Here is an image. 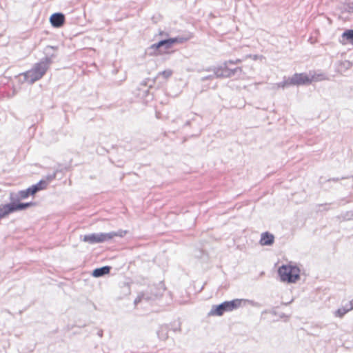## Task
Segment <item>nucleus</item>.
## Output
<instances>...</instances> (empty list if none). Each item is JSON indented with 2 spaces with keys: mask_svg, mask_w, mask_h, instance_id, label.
<instances>
[{
  "mask_svg": "<svg viewBox=\"0 0 353 353\" xmlns=\"http://www.w3.org/2000/svg\"><path fill=\"white\" fill-rule=\"evenodd\" d=\"M253 303V301L243 299H234L230 301H225L219 304L213 305L208 315L209 316H221L225 312H228L238 309L243 303Z\"/></svg>",
  "mask_w": 353,
  "mask_h": 353,
  "instance_id": "nucleus-1",
  "label": "nucleus"
},
{
  "mask_svg": "<svg viewBox=\"0 0 353 353\" xmlns=\"http://www.w3.org/2000/svg\"><path fill=\"white\" fill-rule=\"evenodd\" d=\"M128 233L127 230H119L110 232L90 233L81 236V241L89 244H97L108 242L115 237H123Z\"/></svg>",
  "mask_w": 353,
  "mask_h": 353,
  "instance_id": "nucleus-2",
  "label": "nucleus"
},
{
  "mask_svg": "<svg viewBox=\"0 0 353 353\" xmlns=\"http://www.w3.org/2000/svg\"><path fill=\"white\" fill-rule=\"evenodd\" d=\"M315 78L314 76H309L305 72L294 73L292 77H284L281 82L276 83L278 88L285 89L291 85L301 86L310 85Z\"/></svg>",
  "mask_w": 353,
  "mask_h": 353,
  "instance_id": "nucleus-3",
  "label": "nucleus"
},
{
  "mask_svg": "<svg viewBox=\"0 0 353 353\" xmlns=\"http://www.w3.org/2000/svg\"><path fill=\"white\" fill-rule=\"evenodd\" d=\"M301 270L296 265L283 264L277 270L281 281L295 283L300 279Z\"/></svg>",
  "mask_w": 353,
  "mask_h": 353,
  "instance_id": "nucleus-4",
  "label": "nucleus"
},
{
  "mask_svg": "<svg viewBox=\"0 0 353 353\" xmlns=\"http://www.w3.org/2000/svg\"><path fill=\"white\" fill-rule=\"evenodd\" d=\"M10 202L0 205V220L6 216L16 212H19V205L21 204V198L18 192H11L9 194Z\"/></svg>",
  "mask_w": 353,
  "mask_h": 353,
  "instance_id": "nucleus-5",
  "label": "nucleus"
},
{
  "mask_svg": "<svg viewBox=\"0 0 353 353\" xmlns=\"http://www.w3.org/2000/svg\"><path fill=\"white\" fill-rule=\"evenodd\" d=\"M221 69L220 79H228L234 77H240L243 73L242 67L231 68L229 65H227V63H222L221 64Z\"/></svg>",
  "mask_w": 353,
  "mask_h": 353,
  "instance_id": "nucleus-6",
  "label": "nucleus"
},
{
  "mask_svg": "<svg viewBox=\"0 0 353 353\" xmlns=\"http://www.w3.org/2000/svg\"><path fill=\"white\" fill-rule=\"evenodd\" d=\"M170 48V46L168 38L163 39L150 46L148 49V53L150 55H157L163 53Z\"/></svg>",
  "mask_w": 353,
  "mask_h": 353,
  "instance_id": "nucleus-7",
  "label": "nucleus"
},
{
  "mask_svg": "<svg viewBox=\"0 0 353 353\" xmlns=\"http://www.w3.org/2000/svg\"><path fill=\"white\" fill-rule=\"evenodd\" d=\"M51 26L54 28H60L65 23V16L63 12H57L52 13L49 18Z\"/></svg>",
  "mask_w": 353,
  "mask_h": 353,
  "instance_id": "nucleus-8",
  "label": "nucleus"
},
{
  "mask_svg": "<svg viewBox=\"0 0 353 353\" xmlns=\"http://www.w3.org/2000/svg\"><path fill=\"white\" fill-rule=\"evenodd\" d=\"M159 286H150L148 289L145 292L148 293L150 301L155 300L163 295L165 291V288H163V286L161 284H159Z\"/></svg>",
  "mask_w": 353,
  "mask_h": 353,
  "instance_id": "nucleus-9",
  "label": "nucleus"
},
{
  "mask_svg": "<svg viewBox=\"0 0 353 353\" xmlns=\"http://www.w3.org/2000/svg\"><path fill=\"white\" fill-rule=\"evenodd\" d=\"M20 75L23 78L22 81L23 83L27 82L30 84H32L42 78V77H40L39 74L32 68L26 72L21 73Z\"/></svg>",
  "mask_w": 353,
  "mask_h": 353,
  "instance_id": "nucleus-10",
  "label": "nucleus"
},
{
  "mask_svg": "<svg viewBox=\"0 0 353 353\" xmlns=\"http://www.w3.org/2000/svg\"><path fill=\"white\" fill-rule=\"evenodd\" d=\"M58 49L57 46H47L44 48V54L45 57L43 58L44 61L48 62V63H51L52 61V59L57 57V50Z\"/></svg>",
  "mask_w": 353,
  "mask_h": 353,
  "instance_id": "nucleus-11",
  "label": "nucleus"
},
{
  "mask_svg": "<svg viewBox=\"0 0 353 353\" xmlns=\"http://www.w3.org/2000/svg\"><path fill=\"white\" fill-rule=\"evenodd\" d=\"M259 243L263 246H270L274 243V236L269 232H264L261 235Z\"/></svg>",
  "mask_w": 353,
  "mask_h": 353,
  "instance_id": "nucleus-12",
  "label": "nucleus"
},
{
  "mask_svg": "<svg viewBox=\"0 0 353 353\" xmlns=\"http://www.w3.org/2000/svg\"><path fill=\"white\" fill-rule=\"evenodd\" d=\"M49 65L50 63L41 59L39 62L34 64L32 69L34 70L40 77H43L48 70Z\"/></svg>",
  "mask_w": 353,
  "mask_h": 353,
  "instance_id": "nucleus-13",
  "label": "nucleus"
},
{
  "mask_svg": "<svg viewBox=\"0 0 353 353\" xmlns=\"http://www.w3.org/2000/svg\"><path fill=\"white\" fill-rule=\"evenodd\" d=\"M152 85L150 84L148 88H138L137 96L146 102L153 99V94L150 93Z\"/></svg>",
  "mask_w": 353,
  "mask_h": 353,
  "instance_id": "nucleus-14",
  "label": "nucleus"
},
{
  "mask_svg": "<svg viewBox=\"0 0 353 353\" xmlns=\"http://www.w3.org/2000/svg\"><path fill=\"white\" fill-rule=\"evenodd\" d=\"M111 270L112 267L109 265L97 268L92 270L91 275L94 278H100L110 274Z\"/></svg>",
  "mask_w": 353,
  "mask_h": 353,
  "instance_id": "nucleus-15",
  "label": "nucleus"
},
{
  "mask_svg": "<svg viewBox=\"0 0 353 353\" xmlns=\"http://www.w3.org/2000/svg\"><path fill=\"white\" fill-rule=\"evenodd\" d=\"M191 38V36L188 34L185 35H178L174 37L168 38L170 48L175 44H182L188 41Z\"/></svg>",
  "mask_w": 353,
  "mask_h": 353,
  "instance_id": "nucleus-16",
  "label": "nucleus"
},
{
  "mask_svg": "<svg viewBox=\"0 0 353 353\" xmlns=\"http://www.w3.org/2000/svg\"><path fill=\"white\" fill-rule=\"evenodd\" d=\"M29 188L30 189L32 196H34L37 192L47 188V181H44L43 179H41L37 183L30 185Z\"/></svg>",
  "mask_w": 353,
  "mask_h": 353,
  "instance_id": "nucleus-17",
  "label": "nucleus"
},
{
  "mask_svg": "<svg viewBox=\"0 0 353 353\" xmlns=\"http://www.w3.org/2000/svg\"><path fill=\"white\" fill-rule=\"evenodd\" d=\"M170 330V325L168 324L161 325L157 331V335L159 339L165 341L168 338V331Z\"/></svg>",
  "mask_w": 353,
  "mask_h": 353,
  "instance_id": "nucleus-18",
  "label": "nucleus"
},
{
  "mask_svg": "<svg viewBox=\"0 0 353 353\" xmlns=\"http://www.w3.org/2000/svg\"><path fill=\"white\" fill-rule=\"evenodd\" d=\"M72 168V159L65 163H59L55 168L54 172L57 174L59 173H64L67 171L70 170Z\"/></svg>",
  "mask_w": 353,
  "mask_h": 353,
  "instance_id": "nucleus-19",
  "label": "nucleus"
},
{
  "mask_svg": "<svg viewBox=\"0 0 353 353\" xmlns=\"http://www.w3.org/2000/svg\"><path fill=\"white\" fill-rule=\"evenodd\" d=\"M352 310H353L352 306L351 305H349L348 303L344 307L337 309L334 314L336 316L341 318Z\"/></svg>",
  "mask_w": 353,
  "mask_h": 353,
  "instance_id": "nucleus-20",
  "label": "nucleus"
},
{
  "mask_svg": "<svg viewBox=\"0 0 353 353\" xmlns=\"http://www.w3.org/2000/svg\"><path fill=\"white\" fill-rule=\"evenodd\" d=\"M341 37L347 42L353 44V29L345 30L342 33Z\"/></svg>",
  "mask_w": 353,
  "mask_h": 353,
  "instance_id": "nucleus-21",
  "label": "nucleus"
},
{
  "mask_svg": "<svg viewBox=\"0 0 353 353\" xmlns=\"http://www.w3.org/2000/svg\"><path fill=\"white\" fill-rule=\"evenodd\" d=\"M202 70L205 72H213V74L214 75H215V77L217 79H220L219 74L221 70V65L217 66H209L203 68Z\"/></svg>",
  "mask_w": 353,
  "mask_h": 353,
  "instance_id": "nucleus-22",
  "label": "nucleus"
},
{
  "mask_svg": "<svg viewBox=\"0 0 353 353\" xmlns=\"http://www.w3.org/2000/svg\"><path fill=\"white\" fill-rule=\"evenodd\" d=\"M143 300H145L146 301H150V298L148 296V292H142L139 293L138 294L137 297L134 299V304L135 305H137L138 303L141 302Z\"/></svg>",
  "mask_w": 353,
  "mask_h": 353,
  "instance_id": "nucleus-23",
  "label": "nucleus"
},
{
  "mask_svg": "<svg viewBox=\"0 0 353 353\" xmlns=\"http://www.w3.org/2000/svg\"><path fill=\"white\" fill-rule=\"evenodd\" d=\"M339 219L342 221L353 220V210L346 211L340 214Z\"/></svg>",
  "mask_w": 353,
  "mask_h": 353,
  "instance_id": "nucleus-24",
  "label": "nucleus"
},
{
  "mask_svg": "<svg viewBox=\"0 0 353 353\" xmlns=\"http://www.w3.org/2000/svg\"><path fill=\"white\" fill-rule=\"evenodd\" d=\"M18 195H19V196L21 198V199H26L28 198L30 196H32L29 187L25 190L19 191Z\"/></svg>",
  "mask_w": 353,
  "mask_h": 353,
  "instance_id": "nucleus-25",
  "label": "nucleus"
},
{
  "mask_svg": "<svg viewBox=\"0 0 353 353\" xmlns=\"http://www.w3.org/2000/svg\"><path fill=\"white\" fill-rule=\"evenodd\" d=\"M36 205L37 203L33 201L21 202V204L19 205V212L26 210L30 207L35 206Z\"/></svg>",
  "mask_w": 353,
  "mask_h": 353,
  "instance_id": "nucleus-26",
  "label": "nucleus"
},
{
  "mask_svg": "<svg viewBox=\"0 0 353 353\" xmlns=\"http://www.w3.org/2000/svg\"><path fill=\"white\" fill-rule=\"evenodd\" d=\"M152 84V85L154 84V80L150 79H145L141 81L140 83V87L139 88H148L149 85Z\"/></svg>",
  "mask_w": 353,
  "mask_h": 353,
  "instance_id": "nucleus-27",
  "label": "nucleus"
},
{
  "mask_svg": "<svg viewBox=\"0 0 353 353\" xmlns=\"http://www.w3.org/2000/svg\"><path fill=\"white\" fill-rule=\"evenodd\" d=\"M172 70L170 69L165 70L159 73V76H163L165 79H168L172 75Z\"/></svg>",
  "mask_w": 353,
  "mask_h": 353,
  "instance_id": "nucleus-28",
  "label": "nucleus"
},
{
  "mask_svg": "<svg viewBox=\"0 0 353 353\" xmlns=\"http://www.w3.org/2000/svg\"><path fill=\"white\" fill-rule=\"evenodd\" d=\"M343 12L353 13V1L348 2L343 7Z\"/></svg>",
  "mask_w": 353,
  "mask_h": 353,
  "instance_id": "nucleus-29",
  "label": "nucleus"
},
{
  "mask_svg": "<svg viewBox=\"0 0 353 353\" xmlns=\"http://www.w3.org/2000/svg\"><path fill=\"white\" fill-rule=\"evenodd\" d=\"M169 325L170 327H170V330H172L174 332L181 331V323L179 322H174L173 323H171Z\"/></svg>",
  "mask_w": 353,
  "mask_h": 353,
  "instance_id": "nucleus-30",
  "label": "nucleus"
},
{
  "mask_svg": "<svg viewBox=\"0 0 353 353\" xmlns=\"http://www.w3.org/2000/svg\"><path fill=\"white\" fill-rule=\"evenodd\" d=\"M57 174L54 171L52 174H48L46 176V179H43L44 181H47V186L48 185L49 183H50L52 181H53L54 179H56Z\"/></svg>",
  "mask_w": 353,
  "mask_h": 353,
  "instance_id": "nucleus-31",
  "label": "nucleus"
},
{
  "mask_svg": "<svg viewBox=\"0 0 353 353\" xmlns=\"http://www.w3.org/2000/svg\"><path fill=\"white\" fill-rule=\"evenodd\" d=\"M242 62V60L240 59H229L227 61H223V63H227V65H235L239 64Z\"/></svg>",
  "mask_w": 353,
  "mask_h": 353,
  "instance_id": "nucleus-32",
  "label": "nucleus"
},
{
  "mask_svg": "<svg viewBox=\"0 0 353 353\" xmlns=\"http://www.w3.org/2000/svg\"><path fill=\"white\" fill-rule=\"evenodd\" d=\"M214 78H216V77H215V75H214V74H209V75H207V76L202 77L201 78V81L204 82V81H208V80H212V79H213Z\"/></svg>",
  "mask_w": 353,
  "mask_h": 353,
  "instance_id": "nucleus-33",
  "label": "nucleus"
},
{
  "mask_svg": "<svg viewBox=\"0 0 353 353\" xmlns=\"http://www.w3.org/2000/svg\"><path fill=\"white\" fill-rule=\"evenodd\" d=\"M346 179V177H341V179ZM340 180L339 178H330L327 181H334V182H336V181H339Z\"/></svg>",
  "mask_w": 353,
  "mask_h": 353,
  "instance_id": "nucleus-34",
  "label": "nucleus"
},
{
  "mask_svg": "<svg viewBox=\"0 0 353 353\" xmlns=\"http://www.w3.org/2000/svg\"><path fill=\"white\" fill-rule=\"evenodd\" d=\"M103 330H99L98 332H97V335L99 336V337H102L103 336Z\"/></svg>",
  "mask_w": 353,
  "mask_h": 353,
  "instance_id": "nucleus-35",
  "label": "nucleus"
},
{
  "mask_svg": "<svg viewBox=\"0 0 353 353\" xmlns=\"http://www.w3.org/2000/svg\"><path fill=\"white\" fill-rule=\"evenodd\" d=\"M191 122H192V121H191V120H188V121H187L185 123V124H184V125H183V126H184V127H185V126H188V125H190L191 124Z\"/></svg>",
  "mask_w": 353,
  "mask_h": 353,
  "instance_id": "nucleus-36",
  "label": "nucleus"
},
{
  "mask_svg": "<svg viewBox=\"0 0 353 353\" xmlns=\"http://www.w3.org/2000/svg\"><path fill=\"white\" fill-rule=\"evenodd\" d=\"M159 34H160V35H161V36H163V35H164V34H165V35H168V33H165L164 32L161 31V32H159Z\"/></svg>",
  "mask_w": 353,
  "mask_h": 353,
  "instance_id": "nucleus-37",
  "label": "nucleus"
},
{
  "mask_svg": "<svg viewBox=\"0 0 353 353\" xmlns=\"http://www.w3.org/2000/svg\"><path fill=\"white\" fill-rule=\"evenodd\" d=\"M118 167H121L123 165V163L121 161H119V163L117 165Z\"/></svg>",
  "mask_w": 353,
  "mask_h": 353,
  "instance_id": "nucleus-38",
  "label": "nucleus"
},
{
  "mask_svg": "<svg viewBox=\"0 0 353 353\" xmlns=\"http://www.w3.org/2000/svg\"><path fill=\"white\" fill-rule=\"evenodd\" d=\"M349 305H351L353 308V299L349 302Z\"/></svg>",
  "mask_w": 353,
  "mask_h": 353,
  "instance_id": "nucleus-39",
  "label": "nucleus"
},
{
  "mask_svg": "<svg viewBox=\"0 0 353 353\" xmlns=\"http://www.w3.org/2000/svg\"><path fill=\"white\" fill-rule=\"evenodd\" d=\"M258 59V55L255 54L253 56V59L256 60Z\"/></svg>",
  "mask_w": 353,
  "mask_h": 353,
  "instance_id": "nucleus-40",
  "label": "nucleus"
},
{
  "mask_svg": "<svg viewBox=\"0 0 353 353\" xmlns=\"http://www.w3.org/2000/svg\"><path fill=\"white\" fill-rule=\"evenodd\" d=\"M328 205L327 203H325V204H321V205H320V206H326V205Z\"/></svg>",
  "mask_w": 353,
  "mask_h": 353,
  "instance_id": "nucleus-41",
  "label": "nucleus"
},
{
  "mask_svg": "<svg viewBox=\"0 0 353 353\" xmlns=\"http://www.w3.org/2000/svg\"><path fill=\"white\" fill-rule=\"evenodd\" d=\"M348 66L351 65L350 61H347Z\"/></svg>",
  "mask_w": 353,
  "mask_h": 353,
  "instance_id": "nucleus-42",
  "label": "nucleus"
}]
</instances>
